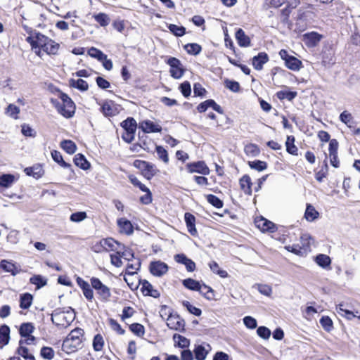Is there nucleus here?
<instances>
[{"mask_svg":"<svg viewBox=\"0 0 360 360\" xmlns=\"http://www.w3.org/2000/svg\"><path fill=\"white\" fill-rule=\"evenodd\" d=\"M83 335L84 330L82 328H76L72 330L63 341V350L67 354L76 352L82 347Z\"/></svg>","mask_w":360,"mask_h":360,"instance_id":"nucleus-2","label":"nucleus"},{"mask_svg":"<svg viewBox=\"0 0 360 360\" xmlns=\"http://www.w3.org/2000/svg\"><path fill=\"white\" fill-rule=\"evenodd\" d=\"M104 346L103 338L101 335L97 334L93 340V347L95 351L100 352Z\"/></svg>","mask_w":360,"mask_h":360,"instance_id":"nucleus-50","label":"nucleus"},{"mask_svg":"<svg viewBox=\"0 0 360 360\" xmlns=\"http://www.w3.org/2000/svg\"><path fill=\"white\" fill-rule=\"evenodd\" d=\"M15 181V177L13 174H6L0 176V186L9 188Z\"/></svg>","mask_w":360,"mask_h":360,"instance_id":"nucleus-34","label":"nucleus"},{"mask_svg":"<svg viewBox=\"0 0 360 360\" xmlns=\"http://www.w3.org/2000/svg\"><path fill=\"white\" fill-rule=\"evenodd\" d=\"M248 165L251 169L259 172L264 171L267 168L266 162L261 160L249 161Z\"/></svg>","mask_w":360,"mask_h":360,"instance_id":"nucleus-46","label":"nucleus"},{"mask_svg":"<svg viewBox=\"0 0 360 360\" xmlns=\"http://www.w3.org/2000/svg\"><path fill=\"white\" fill-rule=\"evenodd\" d=\"M33 297L30 293L26 292L20 296V307L22 309H27L32 305Z\"/></svg>","mask_w":360,"mask_h":360,"instance_id":"nucleus-28","label":"nucleus"},{"mask_svg":"<svg viewBox=\"0 0 360 360\" xmlns=\"http://www.w3.org/2000/svg\"><path fill=\"white\" fill-rule=\"evenodd\" d=\"M269 61V56L264 52H260L252 58V65L257 70H261L264 64Z\"/></svg>","mask_w":360,"mask_h":360,"instance_id":"nucleus-21","label":"nucleus"},{"mask_svg":"<svg viewBox=\"0 0 360 360\" xmlns=\"http://www.w3.org/2000/svg\"><path fill=\"white\" fill-rule=\"evenodd\" d=\"M313 243L314 239L309 233H303L300 236V244L288 245L285 246V248L289 252L300 255L307 252Z\"/></svg>","mask_w":360,"mask_h":360,"instance_id":"nucleus-4","label":"nucleus"},{"mask_svg":"<svg viewBox=\"0 0 360 360\" xmlns=\"http://www.w3.org/2000/svg\"><path fill=\"white\" fill-rule=\"evenodd\" d=\"M173 339L178 347L181 348H187L190 345L189 340L181 335L174 334Z\"/></svg>","mask_w":360,"mask_h":360,"instance_id":"nucleus-44","label":"nucleus"},{"mask_svg":"<svg viewBox=\"0 0 360 360\" xmlns=\"http://www.w3.org/2000/svg\"><path fill=\"white\" fill-rule=\"evenodd\" d=\"M320 323L323 328L328 332L333 329V321L329 316H323L320 319Z\"/></svg>","mask_w":360,"mask_h":360,"instance_id":"nucleus-60","label":"nucleus"},{"mask_svg":"<svg viewBox=\"0 0 360 360\" xmlns=\"http://www.w3.org/2000/svg\"><path fill=\"white\" fill-rule=\"evenodd\" d=\"M206 199L209 203L216 208H221L224 205L222 200L214 195L209 194L206 195Z\"/></svg>","mask_w":360,"mask_h":360,"instance_id":"nucleus-51","label":"nucleus"},{"mask_svg":"<svg viewBox=\"0 0 360 360\" xmlns=\"http://www.w3.org/2000/svg\"><path fill=\"white\" fill-rule=\"evenodd\" d=\"M338 146L339 144L336 139L330 141L328 148L330 162L335 168L340 166V161L338 157Z\"/></svg>","mask_w":360,"mask_h":360,"instance_id":"nucleus-11","label":"nucleus"},{"mask_svg":"<svg viewBox=\"0 0 360 360\" xmlns=\"http://www.w3.org/2000/svg\"><path fill=\"white\" fill-rule=\"evenodd\" d=\"M210 270L221 278H227L229 274L226 271L220 269L219 264L215 261H212L209 263Z\"/></svg>","mask_w":360,"mask_h":360,"instance_id":"nucleus-36","label":"nucleus"},{"mask_svg":"<svg viewBox=\"0 0 360 360\" xmlns=\"http://www.w3.org/2000/svg\"><path fill=\"white\" fill-rule=\"evenodd\" d=\"M186 52L191 55H198L201 51V46L195 43L188 44L184 46Z\"/></svg>","mask_w":360,"mask_h":360,"instance_id":"nucleus-52","label":"nucleus"},{"mask_svg":"<svg viewBox=\"0 0 360 360\" xmlns=\"http://www.w3.org/2000/svg\"><path fill=\"white\" fill-rule=\"evenodd\" d=\"M26 41L31 45L32 49L41 48L49 55H56L60 48V44L39 32H34L27 37Z\"/></svg>","mask_w":360,"mask_h":360,"instance_id":"nucleus-1","label":"nucleus"},{"mask_svg":"<svg viewBox=\"0 0 360 360\" xmlns=\"http://www.w3.org/2000/svg\"><path fill=\"white\" fill-rule=\"evenodd\" d=\"M343 304H340L336 307V311L341 316L345 317L348 320H352L353 318L356 317L352 311L345 309Z\"/></svg>","mask_w":360,"mask_h":360,"instance_id":"nucleus-43","label":"nucleus"},{"mask_svg":"<svg viewBox=\"0 0 360 360\" xmlns=\"http://www.w3.org/2000/svg\"><path fill=\"white\" fill-rule=\"evenodd\" d=\"M19 112H20V108L13 104H10L8 106V108H6V113L10 117H11L14 119L18 118V115L19 114Z\"/></svg>","mask_w":360,"mask_h":360,"instance_id":"nucleus-63","label":"nucleus"},{"mask_svg":"<svg viewBox=\"0 0 360 360\" xmlns=\"http://www.w3.org/2000/svg\"><path fill=\"white\" fill-rule=\"evenodd\" d=\"M87 218V214L85 212H77L72 213L70 217V220L72 222L79 223L84 221Z\"/></svg>","mask_w":360,"mask_h":360,"instance_id":"nucleus-58","label":"nucleus"},{"mask_svg":"<svg viewBox=\"0 0 360 360\" xmlns=\"http://www.w3.org/2000/svg\"><path fill=\"white\" fill-rule=\"evenodd\" d=\"M120 106L115 104L112 101H108L103 103L101 106V111L105 116L112 117L116 115L120 112Z\"/></svg>","mask_w":360,"mask_h":360,"instance_id":"nucleus-17","label":"nucleus"},{"mask_svg":"<svg viewBox=\"0 0 360 360\" xmlns=\"http://www.w3.org/2000/svg\"><path fill=\"white\" fill-rule=\"evenodd\" d=\"M279 56L285 61V66L292 71H299L303 67L300 60L290 55L285 49L279 51Z\"/></svg>","mask_w":360,"mask_h":360,"instance_id":"nucleus-6","label":"nucleus"},{"mask_svg":"<svg viewBox=\"0 0 360 360\" xmlns=\"http://www.w3.org/2000/svg\"><path fill=\"white\" fill-rule=\"evenodd\" d=\"M139 127L145 132V133H155V132H160L162 130V127L156 124L150 120H145L140 123Z\"/></svg>","mask_w":360,"mask_h":360,"instance_id":"nucleus-18","label":"nucleus"},{"mask_svg":"<svg viewBox=\"0 0 360 360\" xmlns=\"http://www.w3.org/2000/svg\"><path fill=\"white\" fill-rule=\"evenodd\" d=\"M319 217V213L316 210L315 207L310 204H307L304 213V217L307 221H313L318 219Z\"/></svg>","mask_w":360,"mask_h":360,"instance_id":"nucleus-29","label":"nucleus"},{"mask_svg":"<svg viewBox=\"0 0 360 360\" xmlns=\"http://www.w3.org/2000/svg\"><path fill=\"white\" fill-rule=\"evenodd\" d=\"M210 349H207L203 345H200L195 347L193 352L196 360H205Z\"/></svg>","mask_w":360,"mask_h":360,"instance_id":"nucleus-31","label":"nucleus"},{"mask_svg":"<svg viewBox=\"0 0 360 360\" xmlns=\"http://www.w3.org/2000/svg\"><path fill=\"white\" fill-rule=\"evenodd\" d=\"M167 63L170 66L171 76L175 79H180L184 72L180 60L176 58L171 57L167 60Z\"/></svg>","mask_w":360,"mask_h":360,"instance_id":"nucleus-8","label":"nucleus"},{"mask_svg":"<svg viewBox=\"0 0 360 360\" xmlns=\"http://www.w3.org/2000/svg\"><path fill=\"white\" fill-rule=\"evenodd\" d=\"M335 62L334 53L332 50H328L324 51L322 56V65L325 67H330L333 65Z\"/></svg>","mask_w":360,"mask_h":360,"instance_id":"nucleus-30","label":"nucleus"},{"mask_svg":"<svg viewBox=\"0 0 360 360\" xmlns=\"http://www.w3.org/2000/svg\"><path fill=\"white\" fill-rule=\"evenodd\" d=\"M315 262L319 266H321L322 268L328 267L331 263L330 257L323 254L317 255L315 258Z\"/></svg>","mask_w":360,"mask_h":360,"instance_id":"nucleus-41","label":"nucleus"},{"mask_svg":"<svg viewBox=\"0 0 360 360\" xmlns=\"http://www.w3.org/2000/svg\"><path fill=\"white\" fill-rule=\"evenodd\" d=\"M236 39L240 46L248 47L251 44L250 37L246 35L245 32L240 28L236 32Z\"/></svg>","mask_w":360,"mask_h":360,"instance_id":"nucleus-23","label":"nucleus"},{"mask_svg":"<svg viewBox=\"0 0 360 360\" xmlns=\"http://www.w3.org/2000/svg\"><path fill=\"white\" fill-rule=\"evenodd\" d=\"M51 157L53 160L59 164L61 167L64 168L70 167L71 165L63 160L61 153L59 151L53 150L51 152Z\"/></svg>","mask_w":360,"mask_h":360,"instance_id":"nucleus-45","label":"nucleus"},{"mask_svg":"<svg viewBox=\"0 0 360 360\" xmlns=\"http://www.w3.org/2000/svg\"><path fill=\"white\" fill-rule=\"evenodd\" d=\"M121 126L124 129V131L136 132V122L133 118H127L121 123Z\"/></svg>","mask_w":360,"mask_h":360,"instance_id":"nucleus-38","label":"nucleus"},{"mask_svg":"<svg viewBox=\"0 0 360 360\" xmlns=\"http://www.w3.org/2000/svg\"><path fill=\"white\" fill-rule=\"evenodd\" d=\"M59 98L61 100V103L51 99V103L57 109V111L66 118L73 117L75 112V105L72 99L63 92L59 93Z\"/></svg>","mask_w":360,"mask_h":360,"instance_id":"nucleus-3","label":"nucleus"},{"mask_svg":"<svg viewBox=\"0 0 360 360\" xmlns=\"http://www.w3.org/2000/svg\"><path fill=\"white\" fill-rule=\"evenodd\" d=\"M200 283L193 278H187L183 281V285L185 288L194 291H198L200 286Z\"/></svg>","mask_w":360,"mask_h":360,"instance_id":"nucleus-42","label":"nucleus"},{"mask_svg":"<svg viewBox=\"0 0 360 360\" xmlns=\"http://www.w3.org/2000/svg\"><path fill=\"white\" fill-rule=\"evenodd\" d=\"M95 20L102 27H105L110 23V18L104 13H100L94 15Z\"/></svg>","mask_w":360,"mask_h":360,"instance_id":"nucleus-48","label":"nucleus"},{"mask_svg":"<svg viewBox=\"0 0 360 360\" xmlns=\"http://www.w3.org/2000/svg\"><path fill=\"white\" fill-rule=\"evenodd\" d=\"M185 222L188 229V231L192 235L195 236L197 233V231L195 226V217L188 212H186L184 215Z\"/></svg>","mask_w":360,"mask_h":360,"instance_id":"nucleus-25","label":"nucleus"},{"mask_svg":"<svg viewBox=\"0 0 360 360\" xmlns=\"http://www.w3.org/2000/svg\"><path fill=\"white\" fill-rule=\"evenodd\" d=\"M255 224L263 232L270 231V232L273 233L276 231L275 224L273 222H271L263 217H262L259 219H256Z\"/></svg>","mask_w":360,"mask_h":360,"instance_id":"nucleus-20","label":"nucleus"},{"mask_svg":"<svg viewBox=\"0 0 360 360\" xmlns=\"http://www.w3.org/2000/svg\"><path fill=\"white\" fill-rule=\"evenodd\" d=\"M74 316L72 313L65 311H54L51 316L52 322L56 326L62 327L68 326L73 321Z\"/></svg>","mask_w":360,"mask_h":360,"instance_id":"nucleus-7","label":"nucleus"},{"mask_svg":"<svg viewBox=\"0 0 360 360\" xmlns=\"http://www.w3.org/2000/svg\"><path fill=\"white\" fill-rule=\"evenodd\" d=\"M174 260L178 263L184 264L188 271L193 272L195 269V262L188 258L184 254L176 255Z\"/></svg>","mask_w":360,"mask_h":360,"instance_id":"nucleus-19","label":"nucleus"},{"mask_svg":"<svg viewBox=\"0 0 360 360\" xmlns=\"http://www.w3.org/2000/svg\"><path fill=\"white\" fill-rule=\"evenodd\" d=\"M141 290L145 295L151 296L157 298L160 296V292L146 280L141 282Z\"/></svg>","mask_w":360,"mask_h":360,"instance_id":"nucleus-22","label":"nucleus"},{"mask_svg":"<svg viewBox=\"0 0 360 360\" xmlns=\"http://www.w3.org/2000/svg\"><path fill=\"white\" fill-rule=\"evenodd\" d=\"M0 268L6 272L11 273L13 276H15L20 272V269H19L15 264L6 259L1 260L0 262Z\"/></svg>","mask_w":360,"mask_h":360,"instance_id":"nucleus-24","label":"nucleus"},{"mask_svg":"<svg viewBox=\"0 0 360 360\" xmlns=\"http://www.w3.org/2000/svg\"><path fill=\"white\" fill-rule=\"evenodd\" d=\"M240 185L242 188V190L244 191L245 193L251 194L252 190H251V179L249 176L244 175L240 179Z\"/></svg>","mask_w":360,"mask_h":360,"instance_id":"nucleus-39","label":"nucleus"},{"mask_svg":"<svg viewBox=\"0 0 360 360\" xmlns=\"http://www.w3.org/2000/svg\"><path fill=\"white\" fill-rule=\"evenodd\" d=\"M41 355L43 358L51 360L54 356V351L51 347H43L41 349Z\"/></svg>","mask_w":360,"mask_h":360,"instance_id":"nucleus-61","label":"nucleus"},{"mask_svg":"<svg viewBox=\"0 0 360 360\" xmlns=\"http://www.w3.org/2000/svg\"><path fill=\"white\" fill-rule=\"evenodd\" d=\"M245 153L249 156L255 157L259 153V149L255 144L250 143L245 146Z\"/></svg>","mask_w":360,"mask_h":360,"instance_id":"nucleus-53","label":"nucleus"},{"mask_svg":"<svg viewBox=\"0 0 360 360\" xmlns=\"http://www.w3.org/2000/svg\"><path fill=\"white\" fill-rule=\"evenodd\" d=\"M70 84L81 91H86L89 87L87 82L82 79H78L77 80L72 79Z\"/></svg>","mask_w":360,"mask_h":360,"instance_id":"nucleus-55","label":"nucleus"},{"mask_svg":"<svg viewBox=\"0 0 360 360\" xmlns=\"http://www.w3.org/2000/svg\"><path fill=\"white\" fill-rule=\"evenodd\" d=\"M184 325V320L176 314H169L167 319V326L172 330H182Z\"/></svg>","mask_w":360,"mask_h":360,"instance_id":"nucleus-15","label":"nucleus"},{"mask_svg":"<svg viewBox=\"0 0 360 360\" xmlns=\"http://www.w3.org/2000/svg\"><path fill=\"white\" fill-rule=\"evenodd\" d=\"M10 340V328L7 325L0 326V343L6 345Z\"/></svg>","mask_w":360,"mask_h":360,"instance_id":"nucleus-33","label":"nucleus"},{"mask_svg":"<svg viewBox=\"0 0 360 360\" xmlns=\"http://www.w3.org/2000/svg\"><path fill=\"white\" fill-rule=\"evenodd\" d=\"M168 269L167 264L160 260L151 262L149 266L150 272L157 277L166 274Z\"/></svg>","mask_w":360,"mask_h":360,"instance_id":"nucleus-10","label":"nucleus"},{"mask_svg":"<svg viewBox=\"0 0 360 360\" xmlns=\"http://www.w3.org/2000/svg\"><path fill=\"white\" fill-rule=\"evenodd\" d=\"M295 138L292 136H288L287 140L285 141L286 150L291 155H297V148L294 144Z\"/></svg>","mask_w":360,"mask_h":360,"instance_id":"nucleus-37","label":"nucleus"},{"mask_svg":"<svg viewBox=\"0 0 360 360\" xmlns=\"http://www.w3.org/2000/svg\"><path fill=\"white\" fill-rule=\"evenodd\" d=\"M156 153L159 159L162 160L165 163H168V153L162 146H157Z\"/></svg>","mask_w":360,"mask_h":360,"instance_id":"nucleus-59","label":"nucleus"},{"mask_svg":"<svg viewBox=\"0 0 360 360\" xmlns=\"http://www.w3.org/2000/svg\"><path fill=\"white\" fill-rule=\"evenodd\" d=\"M100 246L106 251H112L117 253L122 248V243L114 240L112 238H108L101 240Z\"/></svg>","mask_w":360,"mask_h":360,"instance_id":"nucleus-14","label":"nucleus"},{"mask_svg":"<svg viewBox=\"0 0 360 360\" xmlns=\"http://www.w3.org/2000/svg\"><path fill=\"white\" fill-rule=\"evenodd\" d=\"M90 281L91 285L96 290L99 299L105 302H108L111 297L110 288L103 284L98 278L92 277Z\"/></svg>","mask_w":360,"mask_h":360,"instance_id":"nucleus-5","label":"nucleus"},{"mask_svg":"<svg viewBox=\"0 0 360 360\" xmlns=\"http://www.w3.org/2000/svg\"><path fill=\"white\" fill-rule=\"evenodd\" d=\"M34 330V327L31 323H22L19 330L20 335L22 337H26L32 335V333Z\"/></svg>","mask_w":360,"mask_h":360,"instance_id":"nucleus-35","label":"nucleus"},{"mask_svg":"<svg viewBox=\"0 0 360 360\" xmlns=\"http://www.w3.org/2000/svg\"><path fill=\"white\" fill-rule=\"evenodd\" d=\"M117 225L119 229V232L122 234L130 236L134 232V227L131 222L126 218H119L117 220Z\"/></svg>","mask_w":360,"mask_h":360,"instance_id":"nucleus-16","label":"nucleus"},{"mask_svg":"<svg viewBox=\"0 0 360 360\" xmlns=\"http://www.w3.org/2000/svg\"><path fill=\"white\" fill-rule=\"evenodd\" d=\"M257 333L260 338L267 340L270 338L271 330L265 326H259L257 330Z\"/></svg>","mask_w":360,"mask_h":360,"instance_id":"nucleus-64","label":"nucleus"},{"mask_svg":"<svg viewBox=\"0 0 360 360\" xmlns=\"http://www.w3.org/2000/svg\"><path fill=\"white\" fill-rule=\"evenodd\" d=\"M75 164L82 169H88L90 167V163L86 160L85 157L81 154H77L74 158Z\"/></svg>","mask_w":360,"mask_h":360,"instance_id":"nucleus-32","label":"nucleus"},{"mask_svg":"<svg viewBox=\"0 0 360 360\" xmlns=\"http://www.w3.org/2000/svg\"><path fill=\"white\" fill-rule=\"evenodd\" d=\"M270 4L272 6L275 8L280 7L283 4H287V7L282 10L283 15H285V18H288L290 10L296 8L300 4L299 0H270Z\"/></svg>","mask_w":360,"mask_h":360,"instance_id":"nucleus-9","label":"nucleus"},{"mask_svg":"<svg viewBox=\"0 0 360 360\" xmlns=\"http://www.w3.org/2000/svg\"><path fill=\"white\" fill-rule=\"evenodd\" d=\"M186 167L189 173H199L203 175L210 174V169L203 161L188 163Z\"/></svg>","mask_w":360,"mask_h":360,"instance_id":"nucleus-13","label":"nucleus"},{"mask_svg":"<svg viewBox=\"0 0 360 360\" xmlns=\"http://www.w3.org/2000/svg\"><path fill=\"white\" fill-rule=\"evenodd\" d=\"M243 323L245 326L250 329H255L257 328V326L256 319L250 316H247L244 317Z\"/></svg>","mask_w":360,"mask_h":360,"instance_id":"nucleus-62","label":"nucleus"},{"mask_svg":"<svg viewBox=\"0 0 360 360\" xmlns=\"http://www.w3.org/2000/svg\"><path fill=\"white\" fill-rule=\"evenodd\" d=\"M88 54L91 57L96 58L99 61H101L103 59H105V56H106L101 50L97 49L96 48H94V47H91L89 49Z\"/></svg>","mask_w":360,"mask_h":360,"instance_id":"nucleus-57","label":"nucleus"},{"mask_svg":"<svg viewBox=\"0 0 360 360\" xmlns=\"http://www.w3.org/2000/svg\"><path fill=\"white\" fill-rule=\"evenodd\" d=\"M30 282L35 285L37 288H40L46 284V279L40 275H36L30 278Z\"/></svg>","mask_w":360,"mask_h":360,"instance_id":"nucleus-54","label":"nucleus"},{"mask_svg":"<svg viewBox=\"0 0 360 360\" xmlns=\"http://www.w3.org/2000/svg\"><path fill=\"white\" fill-rule=\"evenodd\" d=\"M60 147L69 154H73L77 150L75 143L71 140L63 141Z\"/></svg>","mask_w":360,"mask_h":360,"instance_id":"nucleus-40","label":"nucleus"},{"mask_svg":"<svg viewBox=\"0 0 360 360\" xmlns=\"http://www.w3.org/2000/svg\"><path fill=\"white\" fill-rule=\"evenodd\" d=\"M169 31L176 37H181L185 34L186 29L183 26H178L174 24H170L168 26Z\"/></svg>","mask_w":360,"mask_h":360,"instance_id":"nucleus-56","label":"nucleus"},{"mask_svg":"<svg viewBox=\"0 0 360 360\" xmlns=\"http://www.w3.org/2000/svg\"><path fill=\"white\" fill-rule=\"evenodd\" d=\"M140 266L141 262L139 259H137L134 263L127 264L125 274L127 276H134L137 273V271L139 269Z\"/></svg>","mask_w":360,"mask_h":360,"instance_id":"nucleus-47","label":"nucleus"},{"mask_svg":"<svg viewBox=\"0 0 360 360\" xmlns=\"http://www.w3.org/2000/svg\"><path fill=\"white\" fill-rule=\"evenodd\" d=\"M117 254H120L122 258L127 261H130L134 258V252L129 248H127L123 244H122V248H120V250L117 252Z\"/></svg>","mask_w":360,"mask_h":360,"instance_id":"nucleus-49","label":"nucleus"},{"mask_svg":"<svg viewBox=\"0 0 360 360\" xmlns=\"http://www.w3.org/2000/svg\"><path fill=\"white\" fill-rule=\"evenodd\" d=\"M198 291L205 297L208 300H214V290L205 285V283H201L199 290Z\"/></svg>","mask_w":360,"mask_h":360,"instance_id":"nucleus-27","label":"nucleus"},{"mask_svg":"<svg viewBox=\"0 0 360 360\" xmlns=\"http://www.w3.org/2000/svg\"><path fill=\"white\" fill-rule=\"evenodd\" d=\"M24 172L27 176H33L35 179H39L44 174V170L40 165L26 167Z\"/></svg>","mask_w":360,"mask_h":360,"instance_id":"nucleus-26","label":"nucleus"},{"mask_svg":"<svg viewBox=\"0 0 360 360\" xmlns=\"http://www.w3.org/2000/svg\"><path fill=\"white\" fill-rule=\"evenodd\" d=\"M322 39L323 35L316 32H307L302 36L303 41L309 48L316 46Z\"/></svg>","mask_w":360,"mask_h":360,"instance_id":"nucleus-12","label":"nucleus"}]
</instances>
